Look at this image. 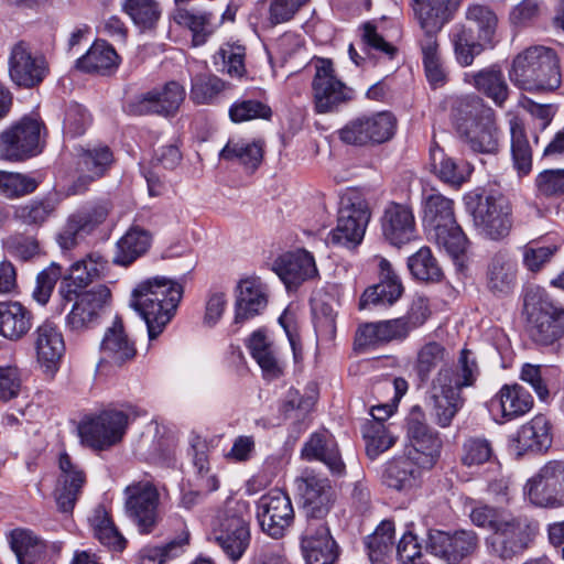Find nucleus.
Returning <instances> with one entry per match:
<instances>
[{"label":"nucleus","mask_w":564,"mask_h":564,"mask_svg":"<svg viewBox=\"0 0 564 564\" xmlns=\"http://www.w3.org/2000/svg\"><path fill=\"white\" fill-rule=\"evenodd\" d=\"M479 375L476 355L467 348L459 351L452 367L438 369L427 391L431 414L438 426L452 424L465 403L463 389L475 386Z\"/></svg>","instance_id":"f257e3e1"},{"label":"nucleus","mask_w":564,"mask_h":564,"mask_svg":"<svg viewBox=\"0 0 564 564\" xmlns=\"http://www.w3.org/2000/svg\"><path fill=\"white\" fill-rule=\"evenodd\" d=\"M449 351L442 343L426 341L416 351L414 371L422 382H426L437 368H449Z\"/></svg>","instance_id":"3c124183"},{"label":"nucleus","mask_w":564,"mask_h":564,"mask_svg":"<svg viewBox=\"0 0 564 564\" xmlns=\"http://www.w3.org/2000/svg\"><path fill=\"white\" fill-rule=\"evenodd\" d=\"M529 500L539 507L564 506V460H551L525 485Z\"/></svg>","instance_id":"412c9836"},{"label":"nucleus","mask_w":564,"mask_h":564,"mask_svg":"<svg viewBox=\"0 0 564 564\" xmlns=\"http://www.w3.org/2000/svg\"><path fill=\"white\" fill-rule=\"evenodd\" d=\"M479 543L474 530H430L425 547L445 564H465L478 552Z\"/></svg>","instance_id":"9b49d317"},{"label":"nucleus","mask_w":564,"mask_h":564,"mask_svg":"<svg viewBox=\"0 0 564 564\" xmlns=\"http://www.w3.org/2000/svg\"><path fill=\"white\" fill-rule=\"evenodd\" d=\"M478 98H464L456 101L454 119L457 132L469 149L477 153L495 154L499 149L500 132L496 124V113L485 107Z\"/></svg>","instance_id":"20e7f679"},{"label":"nucleus","mask_w":564,"mask_h":564,"mask_svg":"<svg viewBox=\"0 0 564 564\" xmlns=\"http://www.w3.org/2000/svg\"><path fill=\"white\" fill-rule=\"evenodd\" d=\"M126 513L142 534L151 533L160 521V492L148 480L133 482L124 490Z\"/></svg>","instance_id":"2eb2a0df"},{"label":"nucleus","mask_w":564,"mask_h":564,"mask_svg":"<svg viewBox=\"0 0 564 564\" xmlns=\"http://www.w3.org/2000/svg\"><path fill=\"white\" fill-rule=\"evenodd\" d=\"M378 268L380 281L362 293L359 301L361 310L368 308L371 305H392L403 293V285L392 264L387 259L379 258Z\"/></svg>","instance_id":"2f4dec72"},{"label":"nucleus","mask_w":564,"mask_h":564,"mask_svg":"<svg viewBox=\"0 0 564 564\" xmlns=\"http://www.w3.org/2000/svg\"><path fill=\"white\" fill-rule=\"evenodd\" d=\"M409 446L405 456L424 469L432 468L440 457L442 440L424 421V414L414 408L408 419Z\"/></svg>","instance_id":"dca6fc26"},{"label":"nucleus","mask_w":564,"mask_h":564,"mask_svg":"<svg viewBox=\"0 0 564 564\" xmlns=\"http://www.w3.org/2000/svg\"><path fill=\"white\" fill-rule=\"evenodd\" d=\"M394 524L382 521L376 531L367 538L366 547L372 564H387L393 550Z\"/></svg>","instance_id":"4d7b16f0"},{"label":"nucleus","mask_w":564,"mask_h":564,"mask_svg":"<svg viewBox=\"0 0 564 564\" xmlns=\"http://www.w3.org/2000/svg\"><path fill=\"white\" fill-rule=\"evenodd\" d=\"M361 433L366 441L367 455L371 459H375L381 453L388 451L395 443V436L386 424L365 422L361 427Z\"/></svg>","instance_id":"0e129e2a"},{"label":"nucleus","mask_w":564,"mask_h":564,"mask_svg":"<svg viewBox=\"0 0 564 564\" xmlns=\"http://www.w3.org/2000/svg\"><path fill=\"white\" fill-rule=\"evenodd\" d=\"M9 543L19 564H40L61 551L59 542H46L29 529H14Z\"/></svg>","instance_id":"c85d7f7f"},{"label":"nucleus","mask_w":564,"mask_h":564,"mask_svg":"<svg viewBox=\"0 0 564 564\" xmlns=\"http://www.w3.org/2000/svg\"><path fill=\"white\" fill-rule=\"evenodd\" d=\"M261 530L273 539H281L294 522V509L289 495L279 488L270 489L257 501Z\"/></svg>","instance_id":"f3484780"},{"label":"nucleus","mask_w":564,"mask_h":564,"mask_svg":"<svg viewBox=\"0 0 564 564\" xmlns=\"http://www.w3.org/2000/svg\"><path fill=\"white\" fill-rule=\"evenodd\" d=\"M212 534L216 544L232 562L239 561L250 544L249 505L230 502L218 513Z\"/></svg>","instance_id":"6e6552de"},{"label":"nucleus","mask_w":564,"mask_h":564,"mask_svg":"<svg viewBox=\"0 0 564 564\" xmlns=\"http://www.w3.org/2000/svg\"><path fill=\"white\" fill-rule=\"evenodd\" d=\"M33 347L43 371L55 373L65 354V341L58 326L48 319L41 323L33 333Z\"/></svg>","instance_id":"b1692460"},{"label":"nucleus","mask_w":564,"mask_h":564,"mask_svg":"<svg viewBox=\"0 0 564 564\" xmlns=\"http://www.w3.org/2000/svg\"><path fill=\"white\" fill-rule=\"evenodd\" d=\"M185 99V89L177 82H169L160 88H153L128 100L124 109L129 115H174Z\"/></svg>","instance_id":"aec40b11"},{"label":"nucleus","mask_w":564,"mask_h":564,"mask_svg":"<svg viewBox=\"0 0 564 564\" xmlns=\"http://www.w3.org/2000/svg\"><path fill=\"white\" fill-rule=\"evenodd\" d=\"M422 468L408 456L387 464L382 475L383 484L398 491H410L419 486Z\"/></svg>","instance_id":"c03bdc74"},{"label":"nucleus","mask_w":564,"mask_h":564,"mask_svg":"<svg viewBox=\"0 0 564 564\" xmlns=\"http://www.w3.org/2000/svg\"><path fill=\"white\" fill-rule=\"evenodd\" d=\"M188 455L197 474V487L206 492L218 489L219 480L216 475L210 474L209 445L199 434L192 432L188 436Z\"/></svg>","instance_id":"49530a36"},{"label":"nucleus","mask_w":564,"mask_h":564,"mask_svg":"<svg viewBox=\"0 0 564 564\" xmlns=\"http://www.w3.org/2000/svg\"><path fill=\"white\" fill-rule=\"evenodd\" d=\"M467 79L479 93L490 98L496 106L503 107L509 96V87L503 73L497 65L467 75Z\"/></svg>","instance_id":"a18cd8bd"},{"label":"nucleus","mask_w":564,"mask_h":564,"mask_svg":"<svg viewBox=\"0 0 564 564\" xmlns=\"http://www.w3.org/2000/svg\"><path fill=\"white\" fill-rule=\"evenodd\" d=\"M518 265L516 259L508 250L495 252L486 270V286L497 296L511 293L517 284Z\"/></svg>","instance_id":"c9c22d12"},{"label":"nucleus","mask_w":564,"mask_h":564,"mask_svg":"<svg viewBox=\"0 0 564 564\" xmlns=\"http://www.w3.org/2000/svg\"><path fill=\"white\" fill-rule=\"evenodd\" d=\"M312 80V97L317 113H328L354 99V89L341 82L330 59L317 58Z\"/></svg>","instance_id":"f8f14e48"},{"label":"nucleus","mask_w":564,"mask_h":564,"mask_svg":"<svg viewBox=\"0 0 564 564\" xmlns=\"http://www.w3.org/2000/svg\"><path fill=\"white\" fill-rule=\"evenodd\" d=\"M188 544V533L176 538L164 545H145L135 556L137 564H165L180 556Z\"/></svg>","instance_id":"bf43d9fd"},{"label":"nucleus","mask_w":564,"mask_h":564,"mask_svg":"<svg viewBox=\"0 0 564 564\" xmlns=\"http://www.w3.org/2000/svg\"><path fill=\"white\" fill-rule=\"evenodd\" d=\"M301 457L308 462H322L333 476L340 477L345 475L346 466L343 462L338 444L334 435L327 430H321L311 434L302 446Z\"/></svg>","instance_id":"c756f323"},{"label":"nucleus","mask_w":564,"mask_h":564,"mask_svg":"<svg viewBox=\"0 0 564 564\" xmlns=\"http://www.w3.org/2000/svg\"><path fill=\"white\" fill-rule=\"evenodd\" d=\"M448 39L455 59L462 67L470 66L476 56L489 48L475 35L474 29L465 23L454 24L448 32Z\"/></svg>","instance_id":"a19ab883"},{"label":"nucleus","mask_w":564,"mask_h":564,"mask_svg":"<svg viewBox=\"0 0 564 564\" xmlns=\"http://www.w3.org/2000/svg\"><path fill=\"white\" fill-rule=\"evenodd\" d=\"M219 155L224 160H236L240 164L256 170L262 160L263 148L262 143L257 141L229 140Z\"/></svg>","instance_id":"052dcab7"},{"label":"nucleus","mask_w":564,"mask_h":564,"mask_svg":"<svg viewBox=\"0 0 564 564\" xmlns=\"http://www.w3.org/2000/svg\"><path fill=\"white\" fill-rule=\"evenodd\" d=\"M371 218L367 200L358 195L341 199L337 226L327 236V242L347 248L358 246Z\"/></svg>","instance_id":"9d476101"},{"label":"nucleus","mask_w":564,"mask_h":564,"mask_svg":"<svg viewBox=\"0 0 564 564\" xmlns=\"http://www.w3.org/2000/svg\"><path fill=\"white\" fill-rule=\"evenodd\" d=\"M111 204L100 200L85 205L74 212L67 219L58 235V243L63 249H70L77 245L78 237L93 232L108 217Z\"/></svg>","instance_id":"5701e85b"},{"label":"nucleus","mask_w":564,"mask_h":564,"mask_svg":"<svg viewBox=\"0 0 564 564\" xmlns=\"http://www.w3.org/2000/svg\"><path fill=\"white\" fill-rule=\"evenodd\" d=\"M533 406L532 395L520 384H503L490 400L489 408L511 421L528 413Z\"/></svg>","instance_id":"4c0bfd02"},{"label":"nucleus","mask_w":564,"mask_h":564,"mask_svg":"<svg viewBox=\"0 0 564 564\" xmlns=\"http://www.w3.org/2000/svg\"><path fill=\"white\" fill-rule=\"evenodd\" d=\"M39 181L22 173L0 171V195L15 199L32 194Z\"/></svg>","instance_id":"338daca9"},{"label":"nucleus","mask_w":564,"mask_h":564,"mask_svg":"<svg viewBox=\"0 0 564 564\" xmlns=\"http://www.w3.org/2000/svg\"><path fill=\"white\" fill-rule=\"evenodd\" d=\"M408 268L419 281L438 282L443 276L442 268L429 247H422L410 256Z\"/></svg>","instance_id":"680f3d73"},{"label":"nucleus","mask_w":564,"mask_h":564,"mask_svg":"<svg viewBox=\"0 0 564 564\" xmlns=\"http://www.w3.org/2000/svg\"><path fill=\"white\" fill-rule=\"evenodd\" d=\"M469 517L476 527L491 531L486 539L487 547L502 560L521 554L531 542L528 520L508 510L482 505L473 508Z\"/></svg>","instance_id":"f03ea898"},{"label":"nucleus","mask_w":564,"mask_h":564,"mask_svg":"<svg viewBox=\"0 0 564 564\" xmlns=\"http://www.w3.org/2000/svg\"><path fill=\"white\" fill-rule=\"evenodd\" d=\"M8 74L18 87L33 88L47 76L48 65L44 56L34 53L26 42L19 41L9 50Z\"/></svg>","instance_id":"6ab92c4d"},{"label":"nucleus","mask_w":564,"mask_h":564,"mask_svg":"<svg viewBox=\"0 0 564 564\" xmlns=\"http://www.w3.org/2000/svg\"><path fill=\"white\" fill-rule=\"evenodd\" d=\"M33 312L18 301L0 302V336L10 340L23 339L33 326Z\"/></svg>","instance_id":"58836bf2"},{"label":"nucleus","mask_w":564,"mask_h":564,"mask_svg":"<svg viewBox=\"0 0 564 564\" xmlns=\"http://www.w3.org/2000/svg\"><path fill=\"white\" fill-rule=\"evenodd\" d=\"M212 13H195L180 6L173 13V20L177 24L187 26L193 32L195 44L204 43L206 35L212 33Z\"/></svg>","instance_id":"69168bd1"},{"label":"nucleus","mask_w":564,"mask_h":564,"mask_svg":"<svg viewBox=\"0 0 564 564\" xmlns=\"http://www.w3.org/2000/svg\"><path fill=\"white\" fill-rule=\"evenodd\" d=\"M429 235L453 259L457 270L463 271L466 268L469 240L457 221L435 229Z\"/></svg>","instance_id":"79ce46f5"},{"label":"nucleus","mask_w":564,"mask_h":564,"mask_svg":"<svg viewBox=\"0 0 564 564\" xmlns=\"http://www.w3.org/2000/svg\"><path fill=\"white\" fill-rule=\"evenodd\" d=\"M421 51L423 65L429 84L433 88L443 87L447 82V72L440 55V45L437 39H422Z\"/></svg>","instance_id":"13d9d810"},{"label":"nucleus","mask_w":564,"mask_h":564,"mask_svg":"<svg viewBox=\"0 0 564 564\" xmlns=\"http://www.w3.org/2000/svg\"><path fill=\"white\" fill-rule=\"evenodd\" d=\"M111 297L110 290L99 284L77 295L66 316V328L74 334L84 333L99 324L100 315Z\"/></svg>","instance_id":"4be33fe9"},{"label":"nucleus","mask_w":564,"mask_h":564,"mask_svg":"<svg viewBox=\"0 0 564 564\" xmlns=\"http://www.w3.org/2000/svg\"><path fill=\"white\" fill-rule=\"evenodd\" d=\"M122 10L141 30L152 29L161 15L159 4L154 0H126Z\"/></svg>","instance_id":"774afa93"},{"label":"nucleus","mask_w":564,"mask_h":564,"mask_svg":"<svg viewBox=\"0 0 564 564\" xmlns=\"http://www.w3.org/2000/svg\"><path fill=\"white\" fill-rule=\"evenodd\" d=\"M430 164L440 181L456 188L462 186L471 173L468 163L448 156L437 144L430 148Z\"/></svg>","instance_id":"ea45409f"},{"label":"nucleus","mask_w":564,"mask_h":564,"mask_svg":"<svg viewBox=\"0 0 564 564\" xmlns=\"http://www.w3.org/2000/svg\"><path fill=\"white\" fill-rule=\"evenodd\" d=\"M112 162L113 154L107 145L98 144L82 149L78 161L82 175L74 181L68 193L77 195L86 192L94 181L105 175Z\"/></svg>","instance_id":"7c9ffc66"},{"label":"nucleus","mask_w":564,"mask_h":564,"mask_svg":"<svg viewBox=\"0 0 564 564\" xmlns=\"http://www.w3.org/2000/svg\"><path fill=\"white\" fill-rule=\"evenodd\" d=\"M456 221L454 202L440 193H432L424 198L423 224L431 232Z\"/></svg>","instance_id":"603ef678"},{"label":"nucleus","mask_w":564,"mask_h":564,"mask_svg":"<svg viewBox=\"0 0 564 564\" xmlns=\"http://www.w3.org/2000/svg\"><path fill=\"white\" fill-rule=\"evenodd\" d=\"M383 238L392 246L401 248L416 238L413 209L408 204L389 203L381 216Z\"/></svg>","instance_id":"393cba45"},{"label":"nucleus","mask_w":564,"mask_h":564,"mask_svg":"<svg viewBox=\"0 0 564 564\" xmlns=\"http://www.w3.org/2000/svg\"><path fill=\"white\" fill-rule=\"evenodd\" d=\"M464 200L479 236L501 241L510 235L513 225L512 206L503 195L473 192Z\"/></svg>","instance_id":"423d86ee"},{"label":"nucleus","mask_w":564,"mask_h":564,"mask_svg":"<svg viewBox=\"0 0 564 564\" xmlns=\"http://www.w3.org/2000/svg\"><path fill=\"white\" fill-rule=\"evenodd\" d=\"M152 241L151 234L144 228L133 225L118 240L113 262L130 265L149 250Z\"/></svg>","instance_id":"de8ad7c7"},{"label":"nucleus","mask_w":564,"mask_h":564,"mask_svg":"<svg viewBox=\"0 0 564 564\" xmlns=\"http://www.w3.org/2000/svg\"><path fill=\"white\" fill-rule=\"evenodd\" d=\"M524 307L527 334L536 346H552L564 336L563 307L538 294L528 295Z\"/></svg>","instance_id":"1a4fd4ad"},{"label":"nucleus","mask_w":564,"mask_h":564,"mask_svg":"<svg viewBox=\"0 0 564 564\" xmlns=\"http://www.w3.org/2000/svg\"><path fill=\"white\" fill-rule=\"evenodd\" d=\"M139 414L137 406L124 404L121 409L108 408L86 416L78 425L82 443L96 451L108 449L122 440L130 420Z\"/></svg>","instance_id":"0eeeda50"},{"label":"nucleus","mask_w":564,"mask_h":564,"mask_svg":"<svg viewBox=\"0 0 564 564\" xmlns=\"http://www.w3.org/2000/svg\"><path fill=\"white\" fill-rule=\"evenodd\" d=\"M411 330L402 317L366 323L359 326L355 345L359 348L377 346L393 340H404Z\"/></svg>","instance_id":"e433bc0d"},{"label":"nucleus","mask_w":564,"mask_h":564,"mask_svg":"<svg viewBox=\"0 0 564 564\" xmlns=\"http://www.w3.org/2000/svg\"><path fill=\"white\" fill-rule=\"evenodd\" d=\"M247 346L265 379L272 380L283 375V365L276 356L273 344L263 330L253 332L247 341Z\"/></svg>","instance_id":"37998d69"},{"label":"nucleus","mask_w":564,"mask_h":564,"mask_svg":"<svg viewBox=\"0 0 564 564\" xmlns=\"http://www.w3.org/2000/svg\"><path fill=\"white\" fill-rule=\"evenodd\" d=\"M104 262L100 257L88 256L85 259L74 262L68 274L65 275L58 288V294L65 302H72L80 295L90 283L100 276Z\"/></svg>","instance_id":"72a5a7b5"},{"label":"nucleus","mask_w":564,"mask_h":564,"mask_svg":"<svg viewBox=\"0 0 564 564\" xmlns=\"http://www.w3.org/2000/svg\"><path fill=\"white\" fill-rule=\"evenodd\" d=\"M102 358L107 361L121 365L134 358L137 349L123 330L121 322H115L101 341Z\"/></svg>","instance_id":"8fccbe9b"},{"label":"nucleus","mask_w":564,"mask_h":564,"mask_svg":"<svg viewBox=\"0 0 564 564\" xmlns=\"http://www.w3.org/2000/svg\"><path fill=\"white\" fill-rule=\"evenodd\" d=\"M119 55L115 48L105 41H96L88 52L76 61V67L86 73L105 74L117 68Z\"/></svg>","instance_id":"864d4df0"},{"label":"nucleus","mask_w":564,"mask_h":564,"mask_svg":"<svg viewBox=\"0 0 564 564\" xmlns=\"http://www.w3.org/2000/svg\"><path fill=\"white\" fill-rule=\"evenodd\" d=\"M230 85L209 73H199L192 77L189 98L196 105H215Z\"/></svg>","instance_id":"5fc2aeb1"},{"label":"nucleus","mask_w":564,"mask_h":564,"mask_svg":"<svg viewBox=\"0 0 564 564\" xmlns=\"http://www.w3.org/2000/svg\"><path fill=\"white\" fill-rule=\"evenodd\" d=\"M511 154L513 166L520 175H527L532 169V150L524 133L522 124L512 119L510 121Z\"/></svg>","instance_id":"e2e57ef3"},{"label":"nucleus","mask_w":564,"mask_h":564,"mask_svg":"<svg viewBox=\"0 0 564 564\" xmlns=\"http://www.w3.org/2000/svg\"><path fill=\"white\" fill-rule=\"evenodd\" d=\"M235 323L239 324L259 315L268 304V290L258 276L241 279L237 285Z\"/></svg>","instance_id":"f704fd0d"},{"label":"nucleus","mask_w":564,"mask_h":564,"mask_svg":"<svg viewBox=\"0 0 564 564\" xmlns=\"http://www.w3.org/2000/svg\"><path fill=\"white\" fill-rule=\"evenodd\" d=\"M58 467L61 474L57 479L54 497L57 509L61 512L69 513L82 495L86 484V475L83 469L72 462L66 453L59 455Z\"/></svg>","instance_id":"cd10ccee"},{"label":"nucleus","mask_w":564,"mask_h":564,"mask_svg":"<svg viewBox=\"0 0 564 564\" xmlns=\"http://www.w3.org/2000/svg\"><path fill=\"white\" fill-rule=\"evenodd\" d=\"M397 127L389 111L364 115L348 121L339 131V139L350 145L367 147L389 141Z\"/></svg>","instance_id":"ddd939ff"},{"label":"nucleus","mask_w":564,"mask_h":564,"mask_svg":"<svg viewBox=\"0 0 564 564\" xmlns=\"http://www.w3.org/2000/svg\"><path fill=\"white\" fill-rule=\"evenodd\" d=\"M458 6L459 0H413L414 15L424 30L422 39H437V33L453 19Z\"/></svg>","instance_id":"473e14b6"},{"label":"nucleus","mask_w":564,"mask_h":564,"mask_svg":"<svg viewBox=\"0 0 564 564\" xmlns=\"http://www.w3.org/2000/svg\"><path fill=\"white\" fill-rule=\"evenodd\" d=\"M465 19L471 28H475L476 36L492 48L497 42V14L488 6L470 4L465 12Z\"/></svg>","instance_id":"6e6d98bb"},{"label":"nucleus","mask_w":564,"mask_h":564,"mask_svg":"<svg viewBox=\"0 0 564 564\" xmlns=\"http://www.w3.org/2000/svg\"><path fill=\"white\" fill-rule=\"evenodd\" d=\"M296 481L302 492L307 524L324 523L323 520L329 513L336 499L330 481L310 468L304 469Z\"/></svg>","instance_id":"a211bd4d"},{"label":"nucleus","mask_w":564,"mask_h":564,"mask_svg":"<svg viewBox=\"0 0 564 564\" xmlns=\"http://www.w3.org/2000/svg\"><path fill=\"white\" fill-rule=\"evenodd\" d=\"M509 78L523 90L556 89L561 84V74L555 53L544 46L528 47L514 57Z\"/></svg>","instance_id":"39448f33"},{"label":"nucleus","mask_w":564,"mask_h":564,"mask_svg":"<svg viewBox=\"0 0 564 564\" xmlns=\"http://www.w3.org/2000/svg\"><path fill=\"white\" fill-rule=\"evenodd\" d=\"M183 292L182 284L164 276L147 279L133 289L130 305L145 322L150 340L172 321Z\"/></svg>","instance_id":"7ed1b4c3"},{"label":"nucleus","mask_w":564,"mask_h":564,"mask_svg":"<svg viewBox=\"0 0 564 564\" xmlns=\"http://www.w3.org/2000/svg\"><path fill=\"white\" fill-rule=\"evenodd\" d=\"M273 271L288 290L297 289L318 274L313 254L305 249L281 254L273 263Z\"/></svg>","instance_id":"bb28decb"},{"label":"nucleus","mask_w":564,"mask_h":564,"mask_svg":"<svg viewBox=\"0 0 564 564\" xmlns=\"http://www.w3.org/2000/svg\"><path fill=\"white\" fill-rule=\"evenodd\" d=\"M301 550L306 564H335L339 547L326 523L307 524L302 538Z\"/></svg>","instance_id":"a878e982"},{"label":"nucleus","mask_w":564,"mask_h":564,"mask_svg":"<svg viewBox=\"0 0 564 564\" xmlns=\"http://www.w3.org/2000/svg\"><path fill=\"white\" fill-rule=\"evenodd\" d=\"M519 453L546 451L552 445L551 423L544 415H536L522 425L517 434Z\"/></svg>","instance_id":"09e8293b"},{"label":"nucleus","mask_w":564,"mask_h":564,"mask_svg":"<svg viewBox=\"0 0 564 564\" xmlns=\"http://www.w3.org/2000/svg\"><path fill=\"white\" fill-rule=\"evenodd\" d=\"M43 123L32 117L20 121L0 133V158L9 161H22L42 151L41 137Z\"/></svg>","instance_id":"4468645a"}]
</instances>
